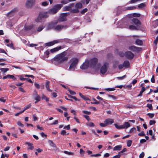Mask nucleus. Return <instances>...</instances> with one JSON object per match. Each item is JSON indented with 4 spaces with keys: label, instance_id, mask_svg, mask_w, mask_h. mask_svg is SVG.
<instances>
[{
    "label": "nucleus",
    "instance_id": "obj_13",
    "mask_svg": "<svg viewBox=\"0 0 158 158\" xmlns=\"http://www.w3.org/2000/svg\"><path fill=\"white\" fill-rule=\"evenodd\" d=\"M35 0H28L26 3V6L28 8L31 7L35 2Z\"/></svg>",
    "mask_w": 158,
    "mask_h": 158
},
{
    "label": "nucleus",
    "instance_id": "obj_1",
    "mask_svg": "<svg viewBox=\"0 0 158 158\" xmlns=\"http://www.w3.org/2000/svg\"><path fill=\"white\" fill-rule=\"evenodd\" d=\"M68 59V57L66 56V54L65 52L56 55L54 58V60L59 63H63L67 61Z\"/></svg>",
    "mask_w": 158,
    "mask_h": 158
},
{
    "label": "nucleus",
    "instance_id": "obj_53",
    "mask_svg": "<svg viewBox=\"0 0 158 158\" xmlns=\"http://www.w3.org/2000/svg\"><path fill=\"white\" fill-rule=\"evenodd\" d=\"M133 15L134 17H138L140 16V15L139 14L134 13Z\"/></svg>",
    "mask_w": 158,
    "mask_h": 158
},
{
    "label": "nucleus",
    "instance_id": "obj_10",
    "mask_svg": "<svg viewBox=\"0 0 158 158\" xmlns=\"http://www.w3.org/2000/svg\"><path fill=\"white\" fill-rule=\"evenodd\" d=\"M129 49L133 52H138L141 51V48H140L136 47L135 46H130Z\"/></svg>",
    "mask_w": 158,
    "mask_h": 158
},
{
    "label": "nucleus",
    "instance_id": "obj_57",
    "mask_svg": "<svg viewBox=\"0 0 158 158\" xmlns=\"http://www.w3.org/2000/svg\"><path fill=\"white\" fill-rule=\"evenodd\" d=\"M70 128L69 125H68L67 126H65L64 127V129L69 130Z\"/></svg>",
    "mask_w": 158,
    "mask_h": 158
},
{
    "label": "nucleus",
    "instance_id": "obj_33",
    "mask_svg": "<svg viewBox=\"0 0 158 158\" xmlns=\"http://www.w3.org/2000/svg\"><path fill=\"white\" fill-rule=\"evenodd\" d=\"M136 129L135 127H133L130 130L129 133H136Z\"/></svg>",
    "mask_w": 158,
    "mask_h": 158
},
{
    "label": "nucleus",
    "instance_id": "obj_28",
    "mask_svg": "<svg viewBox=\"0 0 158 158\" xmlns=\"http://www.w3.org/2000/svg\"><path fill=\"white\" fill-rule=\"evenodd\" d=\"M49 55V51L48 49L47 50L46 52L44 53V57L45 58H48Z\"/></svg>",
    "mask_w": 158,
    "mask_h": 158
},
{
    "label": "nucleus",
    "instance_id": "obj_2",
    "mask_svg": "<svg viewBox=\"0 0 158 158\" xmlns=\"http://www.w3.org/2000/svg\"><path fill=\"white\" fill-rule=\"evenodd\" d=\"M49 13V10L46 12H40L37 18L35 19L36 22H41L43 19L46 18L48 17Z\"/></svg>",
    "mask_w": 158,
    "mask_h": 158
},
{
    "label": "nucleus",
    "instance_id": "obj_45",
    "mask_svg": "<svg viewBox=\"0 0 158 158\" xmlns=\"http://www.w3.org/2000/svg\"><path fill=\"white\" fill-rule=\"evenodd\" d=\"M51 94H52V97L53 98H55L57 96V94L55 92H53V93H52Z\"/></svg>",
    "mask_w": 158,
    "mask_h": 158
},
{
    "label": "nucleus",
    "instance_id": "obj_12",
    "mask_svg": "<svg viewBox=\"0 0 158 158\" xmlns=\"http://www.w3.org/2000/svg\"><path fill=\"white\" fill-rule=\"evenodd\" d=\"M90 67L89 63V61L86 60L83 64L80 67V68L82 69H87L88 67Z\"/></svg>",
    "mask_w": 158,
    "mask_h": 158
},
{
    "label": "nucleus",
    "instance_id": "obj_18",
    "mask_svg": "<svg viewBox=\"0 0 158 158\" xmlns=\"http://www.w3.org/2000/svg\"><path fill=\"white\" fill-rule=\"evenodd\" d=\"M132 22L137 26L140 24V22L137 19L134 18L131 20Z\"/></svg>",
    "mask_w": 158,
    "mask_h": 158
},
{
    "label": "nucleus",
    "instance_id": "obj_49",
    "mask_svg": "<svg viewBox=\"0 0 158 158\" xmlns=\"http://www.w3.org/2000/svg\"><path fill=\"white\" fill-rule=\"evenodd\" d=\"M105 90L107 91H112L114 90L115 89L114 88H108L106 89Z\"/></svg>",
    "mask_w": 158,
    "mask_h": 158
},
{
    "label": "nucleus",
    "instance_id": "obj_48",
    "mask_svg": "<svg viewBox=\"0 0 158 158\" xmlns=\"http://www.w3.org/2000/svg\"><path fill=\"white\" fill-rule=\"evenodd\" d=\"M31 106V104H29V105L26 106L25 107L24 109L23 110L24 111V112L27 109L30 108Z\"/></svg>",
    "mask_w": 158,
    "mask_h": 158
},
{
    "label": "nucleus",
    "instance_id": "obj_26",
    "mask_svg": "<svg viewBox=\"0 0 158 158\" xmlns=\"http://www.w3.org/2000/svg\"><path fill=\"white\" fill-rule=\"evenodd\" d=\"M135 44L137 45H141L143 44V42L140 40L137 39L135 41Z\"/></svg>",
    "mask_w": 158,
    "mask_h": 158
},
{
    "label": "nucleus",
    "instance_id": "obj_50",
    "mask_svg": "<svg viewBox=\"0 0 158 158\" xmlns=\"http://www.w3.org/2000/svg\"><path fill=\"white\" fill-rule=\"evenodd\" d=\"M48 5V3L47 2H44L42 3V5L43 6H46Z\"/></svg>",
    "mask_w": 158,
    "mask_h": 158
},
{
    "label": "nucleus",
    "instance_id": "obj_27",
    "mask_svg": "<svg viewBox=\"0 0 158 158\" xmlns=\"http://www.w3.org/2000/svg\"><path fill=\"white\" fill-rule=\"evenodd\" d=\"M145 88L144 87H143L142 88V89L139 92V95L137 96L138 97L141 96L142 95V94L143 92L144 91H145Z\"/></svg>",
    "mask_w": 158,
    "mask_h": 158
},
{
    "label": "nucleus",
    "instance_id": "obj_44",
    "mask_svg": "<svg viewBox=\"0 0 158 158\" xmlns=\"http://www.w3.org/2000/svg\"><path fill=\"white\" fill-rule=\"evenodd\" d=\"M147 106L148 107L150 110H152L153 108L151 104H148Z\"/></svg>",
    "mask_w": 158,
    "mask_h": 158
},
{
    "label": "nucleus",
    "instance_id": "obj_22",
    "mask_svg": "<svg viewBox=\"0 0 158 158\" xmlns=\"http://www.w3.org/2000/svg\"><path fill=\"white\" fill-rule=\"evenodd\" d=\"M50 146L53 147V148H52L51 149L53 150H56L57 149V148L56 147V145L52 141L50 140Z\"/></svg>",
    "mask_w": 158,
    "mask_h": 158
},
{
    "label": "nucleus",
    "instance_id": "obj_30",
    "mask_svg": "<svg viewBox=\"0 0 158 158\" xmlns=\"http://www.w3.org/2000/svg\"><path fill=\"white\" fill-rule=\"evenodd\" d=\"M64 153L68 155H74V153L71 152H69L66 151L64 152Z\"/></svg>",
    "mask_w": 158,
    "mask_h": 158
},
{
    "label": "nucleus",
    "instance_id": "obj_36",
    "mask_svg": "<svg viewBox=\"0 0 158 158\" xmlns=\"http://www.w3.org/2000/svg\"><path fill=\"white\" fill-rule=\"evenodd\" d=\"M0 70L2 72H3L4 73H6L7 71H8L9 69L8 68H2L0 69Z\"/></svg>",
    "mask_w": 158,
    "mask_h": 158
},
{
    "label": "nucleus",
    "instance_id": "obj_7",
    "mask_svg": "<svg viewBox=\"0 0 158 158\" xmlns=\"http://www.w3.org/2000/svg\"><path fill=\"white\" fill-rule=\"evenodd\" d=\"M69 15V13H65L61 14L59 19L58 20L60 22H63L67 20L66 17Z\"/></svg>",
    "mask_w": 158,
    "mask_h": 158
},
{
    "label": "nucleus",
    "instance_id": "obj_17",
    "mask_svg": "<svg viewBox=\"0 0 158 158\" xmlns=\"http://www.w3.org/2000/svg\"><path fill=\"white\" fill-rule=\"evenodd\" d=\"M64 27L66 28L67 26H64L63 25H58L54 27V29L56 30L60 31Z\"/></svg>",
    "mask_w": 158,
    "mask_h": 158
},
{
    "label": "nucleus",
    "instance_id": "obj_47",
    "mask_svg": "<svg viewBox=\"0 0 158 158\" xmlns=\"http://www.w3.org/2000/svg\"><path fill=\"white\" fill-rule=\"evenodd\" d=\"M20 79L21 81H24L25 80L26 78H24V77L23 75H20Z\"/></svg>",
    "mask_w": 158,
    "mask_h": 158
},
{
    "label": "nucleus",
    "instance_id": "obj_21",
    "mask_svg": "<svg viewBox=\"0 0 158 158\" xmlns=\"http://www.w3.org/2000/svg\"><path fill=\"white\" fill-rule=\"evenodd\" d=\"M122 126L123 129H127L131 126L130 124L128 122H125Z\"/></svg>",
    "mask_w": 158,
    "mask_h": 158
},
{
    "label": "nucleus",
    "instance_id": "obj_14",
    "mask_svg": "<svg viewBox=\"0 0 158 158\" xmlns=\"http://www.w3.org/2000/svg\"><path fill=\"white\" fill-rule=\"evenodd\" d=\"M62 48V47L61 46H59L52 49L50 50V52H51V53H53L58 52Z\"/></svg>",
    "mask_w": 158,
    "mask_h": 158
},
{
    "label": "nucleus",
    "instance_id": "obj_32",
    "mask_svg": "<svg viewBox=\"0 0 158 158\" xmlns=\"http://www.w3.org/2000/svg\"><path fill=\"white\" fill-rule=\"evenodd\" d=\"M49 81H47L45 84V86H46V87L48 91H49Z\"/></svg>",
    "mask_w": 158,
    "mask_h": 158
},
{
    "label": "nucleus",
    "instance_id": "obj_64",
    "mask_svg": "<svg viewBox=\"0 0 158 158\" xmlns=\"http://www.w3.org/2000/svg\"><path fill=\"white\" fill-rule=\"evenodd\" d=\"M88 125L90 127H93L94 126V124L92 122H90V123H89L88 124Z\"/></svg>",
    "mask_w": 158,
    "mask_h": 158
},
{
    "label": "nucleus",
    "instance_id": "obj_61",
    "mask_svg": "<svg viewBox=\"0 0 158 158\" xmlns=\"http://www.w3.org/2000/svg\"><path fill=\"white\" fill-rule=\"evenodd\" d=\"M156 122L154 120H150L149 122V124L150 125H152L155 123Z\"/></svg>",
    "mask_w": 158,
    "mask_h": 158
},
{
    "label": "nucleus",
    "instance_id": "obj_29",
    "mask_svg": "<svg viewBox=\"0 0 158 158\" xmlns=\"http://www.w3.org/2000/svg\"><path fill=\"white\" fill-rule=\"evenodd\" d=\"M79 94L80 96L83 99L85 100H89V99L85 96L83 95L81 93H79Z\"/></svg>",
    "mask_w": 158,
    "mask_h": 158
},
{
    "label": "nucleus",
    "instance_id": "obj_39",
    "mask_svg": "<svg viewBox=\"0 0 158 158\" xmlns=\"http://www.w3.org/2000/svg\"><path fill=\"white\" fill-rule=\"evenodd\" d=\"M68 90L71 94L74 95L76 94V93L75 92L71 90L69 88H68Z\"/></svg>",
    "mask_w": 158,
    "mask_h": 158
},
{
    "label": "nucleus",
    "instance_id": "obj_38",
    "mask_svg": "<svg viewBox=\"0 0 158 158\" xmlns=\"http://www.w3.org/2000/svg\"><path fill=\"white\" fill-rule=\"evenodd\" d=\"M93 100L94 101V102H91V103L93 104H98L100 103L99 102L97 101L94 98L93 99Z\"/></svg>",
    "mask_w": 158,
    "mask_h": 158
},
{
    "label": "nucleus",
    "instance_id": "obj_58",
    "mask_svg": "<svg viewBox=\"0 0 158 158\" xmlns=\"http://www.w3.org/2000/svg\"><path fill=\"white\" fill-rule=\"evenodd\" d=\"M154 77H155L153 75H152V77L151 79V81L152 83H155V82Z\"/></svg>",
    "mask_w": 158,
    "mask_h": 158
},
{
    "label": "nucleus",
    "instance_id": "obj_8",
    "mask_svg": "<svg viewBox=\"0 0 158 158\" xmlns=\"http://www.w3.org/2000/svg\"><path fill=\"white\" fill-rule=\"evenodd\" d=\"M74 4L72 3L69 4L68 6H66L63 8L64 11H70L71 13V10H72V7L74 6Z\"/></svg>",
    "mask_w": 158,
    "mask_h": 158
},
{
    "label": "nucleus",
    "instance_id": "obj_31",
    "mask_svg": "<svg viewBox=\"0 0 158 158\" xmlns=\"http://www.w3.org/2000/svg\"><path fill=\"white\" fill-rule=\"evenodd\" d=\"M114 125L115 126V127L117 129H123L122 125L118 126L117 124H114Z\"/></svg>",
    "mask_w": 158,
    "mask_h": 158
},
{
    "label": "nucleus",
    "instance_id": "obj_5",
    "mask_svg": "<svg viewBox=\"0 0 158 158\" xmlns=\"http://www.w3.org/2000/svg\"><path fill=\"white\" fill-rule=\"evenodd\" d=\"M83 6L81 2H77L75 5V8L71 10V13H78L79 12V9L82 8Z\"/></svg>",
    "mask_w": 158,
    "mask_h": 158
},
{
    "label": "nucleus",
    "instance_id": "obj_15",
    "mask_svg": "<svg viewBox=\"0 0 158 158\" xmlns=\"http://www.w3.org/2000/svg\"><path fill=\"white\" fill-rule=\"evenodd\" d=\"M104 123L107 125L112 124L114 122V120L111 118H107L106 119L104 122Z\"/></svg>",
    "mask_w": 158,
    "mask_h": 158
},
{
    "label": "nucleus",
    "instance_id": "obj_3",
    "mask_svg": "<svg viewBox=\"0 0 158 158\" xmlns=\"http://www.w3.org/2000/svg\"><path fill=\"white\" fill-rule=\"evenodd\" d=\"M78 62V60L76 58L72 59L70 60V64L69 70L70 71L74 70Z\"/></svg>",
    "mask_w": 158,
    "mask_h": 158
},
{
    "label": "nucleus",
    "instance_id": "obj_60",
    "mask_svg": "<svg viewBox=\"0 0 158 158\" xmlns=\"http://www.w3.org/2000/svg\"><path fill=\"white\" fill-rule=\"evenodd\" d=\"M0 52L7 54V53L5 52V51L2 48H0Z\"/></svg>",
    "mask_w": 158,
    "mask_h": 158
},
{
    "label": "nucleus",
    "instance_id": "obj_55",
    "mask_svg": "<svg viewBox=\"0 0 158 158\" xmlns=\"http://www.w3.org/2000/svg\"><path fill=\"white\" fill-rule=\"evenodd\" d=\"M147 115L150 118H152L154 116V114L152 113H148Z\"/></svg>",
    "mask_w": 158,
    "mask_h": 158
},
{
    "label": "nucleus",
    "instance_id": "obj_43",
    "mask_svg": "<svg viewBox=\"0 0 158 158\" xmlns=\"http://www.w3.org/2000/svg\"><path fill=\"white\" fill-rule=\"evenodd\" d=\"M145 6V4L143 3H141L138 6V8H142Z\"/></svg>",
    "mask_w": 158,
    "mask_h": 158
},
{
    "label": "nucleus",
    "instance_id": "obj_41",
    "mask_svg": "<svg viewBox=\"0 0 158 158\" xmlns=\"http://www.w3.org/2000/svg\"><path fill=\"white\" fill-rule=\"evenodd\" d=\"M68 97L69 98H72L74 99L75 100H76V101H77V100L80 101V100H78L76 97H74V96H72L68 94Z\"/></svg>",
    "mask_w": 158,
    "mask_h": 158
},
{
    "label": "nucleus",
    "instance_id": "obj_63",
    "mask_svg": "<svg viewBox=\"0 0 158 158\" xmlns=\"http://www.w3.org/2000/svg\"><path fill=\"white\" fill-rule=\"evenodd\" d=\"M87 11V8H85L83 10L81 11V13L82 14H84Z\"/></svg>",
    "mask_w": 158,
    "mask_h": 158
},
{
    "label": "nucleus",
    "instance_id": "obj_25",
    "mask_svg": "<svg viewBox=\"0 0 158 158\" xmlns=\"http://www.w3.org/2000/svg\"><path fill=\"white\" fill-rule=\"evenodd\" d=\"M123 64L124 67L126 68H128L130 65L129 62L127 60L124 61Z\"/></svg>",
    "mask_w": 158,
    "mask_h": 158
},
{
    "label": "nucleus",
    "instance_id": "obj_46",
    "mask_svg": "<svg viewBox=\"0 0 158 158\" xmlns=\"http://www.w3.org/2000/svg\"><path fill=\"white\" fill-rule=\"evenodd\" d=\"M19 91L23 93L25 92V91L24 90L23 88L21 87L19 88Z\"/></svg>",
    "mask_w": 158,
    "mask_h": 158
},
{
    "label": "nucleus",
    "instance_id": "obj_37",
    "mask_svg": "<svg viewBox=\"0 0 158 158\" xmlns=\"http://www.w3.org/2000/svg\"><path fill=\"white\" fill-rule=\"evenodd\" d=\"M132 141L131 140H128L127 142V146L130 147L131 145Z\"/></svg>",
    "mask_w": 158,
    "mask_h": 158
},
{
    "label": "nucleus",
    "instance_id": "obj_11",
    "mask_svg": "<svg viewBox=\"0 0 158 158\" xmlns=\"http://www.w3.org/2000/svg\"><path fill=\"white\" fill-rule=\"evenodd\" d=\"M126 57L130 60L132 59L134 57V54L130 51H127L125 52Z\"/></svg>",
    "mask_w": 158,
    "mask_h": 158
},
{
    "label": "nucleus",
    "instance_id": "obj_62",
    "mask_svg": "<svg viewBox=\"0 0 158 158\" xmlns=\"http://www.w3.org/2000/svg\"><path fill=\"white\" fill-rule=\"evenodd\" d=\"M138 135L139 136H144L145 135L144 133V132L143 131H142L140 133H139L138 134Z\"/></svg>",
    "mask_w": 158,
    "mask_h": 158
},
{
    "label": "nucleus",
    "instance_id": "obj_40",
    "mask_svg": "<svg viewBox=\"0 0 158 158\" xmlns=\"http://www.w3.org/2000/svg\"><path fill=\"white\" fill-rule=\"evenodd\" d=\"M35 100L37 101V102H39L40 101L41 98L40 96L38 95L37 94L36 97L35 98Z\"/></svg>",
    "mask_w": 158,
    "mask_h": 158
},
{
    "label": "nucleus",
    "instance_id": "obj_16",
    "mask_svg": "<svg viewBox=\"0 0 158 158\" xmlns=\"http://www.w3.org/2000/svg\"><path fill=\"white\" fill-rule=\"evenodd\" d=\"M7 78L12 79L14 80L16 79V78L13 75L8 74L3 77L2 79L3 80Z\"/></svg>",
    "mask_w": 158,
    "mask_h": 158
},
{
    "label": "nucleus",
    "instance_id": "obj_6",
    "mask_svg": "<svg viewBox=\"0 0 158 158\" xmlns=\"http://www.w3.org/2000/svg\"><path fill=\"white\" fill-rule=\"evenodd\" d=\"M98 61V59L96 58H94L91 59L89 61L90 67H93L94 69H96V66L97 64Z\"/></svg>",
    "mask_w": 158,
    "mask_h": 158
},
{
    "label": "nucleus",
    "instance_id": "obj_54",
    "mask_svg": "<svg viewBox=\"0 0 158 158\" xmlns=\"http://www.w3.org/2000/svg\"><path fill=\"white\" fill-rule=\"evenodd\" d=\"M35 86L38 89L40 88V85L39 84L35 82L34 84Z\"/></svg>",
    "mask_w": 158,
    "mask_h": 158
},
{
    "label": "nucleus",
    "instance_id": "obj_20",
    "mask_svg": "<svg viewBox=\"0 0 158 158\" xmlns=\"http://www.w3.org/2000/svg\"><path fill=\"white\" fill-rule=\"evenodd\" d=\"M34 26L33 24H31L27 26H25V30L27 31L30 30L34 27Z\"/></svg>",
    "mask_w": 158,
    "mask_h": 158
},
{
    "label": "nucleus",
    "instance_id": "obj_34",
    "mask_svg": "<svg viewBox=\"0 0 158 158\" xmlns=\"http://www.w3.org/2000/svg\"><path fill=\"white\" fill-rule=\"evenodd\" d=\"M129 28L131 30H136L137 29L136 27L135 26L132 25L129 26Z\"/></svg>",
    "mask_w": 158,
    "mask_h": 158
},
{
    "label": "nucleus",
    "instance_id": "obj_52",
    "mask_svg": "<svg viewBox=\"0 0 158 158\" xmlns=\"http://www.w3.org/2000/svg\"><path fill=\"white\" fill-rule=\"evenodd\" d=\"M121 155V154H120L119 152L118 153V154L117 155H116L113 157V158H119L120 157Z\"/></svg>",
    "mask_w": 158,
    "mask_h": 158
},
{
    "label": "nucleus",
    "instance_id": "obj_4",
    "mask_svg": "<svg viewBox=\"0 0 158 158\" xmlns=\"http://www.w3.org/2000/svg\"><path fill=\"white\" fill-rule=\"evenodd\" d=\"M61 4H57L54 6L53 8L50 9V14H55L59 10L62 6Z\"/></svg>",
    "mask_w": 158,
    "mask_h": 158
},
{
    "label": "nucleus",
    "instance_id": "obj_42",
    "mask_svg": "<svg viewBox=\"0 0 158 158\" xmlns=\"http://www.w3.org/2000/svg\"><path fill=\"white\" fill-rule=\"evenodd\" d=\"M66 132L65 130H62L61 132V134L63 135H64L69 134V133H68L67 134H66Z\"/></svg>",
    "mask_w": 158,
    "mask_h": 158
},
{
    "label": "nucleus",
    "instance_id": "obj_56",
    "mask_svg": "<svg viewBox=\"0 0 158 158\" xmlns=\"http://www.w3.org/2000/svg\"><path fill=\"white\" fill-rule=\"evenodd\" d=\"M144 156V153L143 152H142L139 155V158H143Z\"/></svg>",
    "mask_w": 158,
    "mask_h": 158
},
{
    "label": "nucleus",
    "instance_id": "obj_35",
    "mask_svg": "<svg viewBox=\"0 0 158 158\" xmlns=\"http://www.w3.org/2000/svg\"><path fill=\"white\" fill-rule=\"evenodd\" d=\"M60 2L64 4H65L69 3V1L68 0H62L60 1Z\"/></svg>",
    "mask_w": 158,
    "mask_h": 158
},
{
    "label": "nucleus",
    "instance_id": "obj_19",
    "mask_svg": "<svg viewBox=\"0 0 158 158\" xmlns=\"http://www.w3.org/2000/svg\"><path fill=\"white\" fill-rule=\"evenodd\" d=\"M25 144H27L29 147L28 148V149L32 150L34 149V147L32 143L27 142L25 143Z\"/></svg>",
    "mask_w": 158,
    "mask_h": 158
},
{
    "label": "nucleus",
    "instance_id": "obj_51",
    "mask_svg": "<svg viewBox=\"0 0 158 158\" xmlns=\"http://www.w3.org/2000/svg\"><path fill=\"white\" fill-rule=\"evenodd\" d=\"M82 112L84 113L85 114L89 115L90 114H91V112L90 111H87L85 110H83L82 111Z\"/></svg>",
    "mask_w": 158,
    "mask_h": 158
},
{
    "label": "nucleus",
    "instance_id": "obj_59",
    "mask_svg": "<svg viewBox=\"0 0 158 158\" xmlns=\"http://www.w3.org/2000/svg\"><path fill=\"white\" fill-rule=\"evenodd\" d=\"M136 8V7L135 6H131L129 7H128L127 8V9L128 10H133Z\"/></svg>",
    "mask_w": 158,
    "mask_h": 158
},
{
    "label": "nucleus",
    "instance_id": "obj_24",
    "mask_svg": "<svg viewBox=\"0 0 158 158\" xmlns=\"http://www.w3.org/2000/svg\"><path fill=\"white\" fill-rule=\"evenodd\" d=\"M122 148V146L121 145H118L115 146L113 149V151H120L121 150Z\"/></svg>",
    "mask_w": 158,
    "mask_h": 158
},
{
    "label": "nucleus",
    "instance_id": "obj_9",
    "mask_svg": "<svg viewBox=\"0 0 158 158\" xmlns=\"http://www.w3.org/2000/svg\"><path fill=\"white\" fill-rule=\"evenodd\" d=\"M108 65L107 63H105L104 65L101 67L100 69V73L103 74L107 71V66Z\"/></svg>",
    "mask_w": 158,
    "mask_h": 158
},
{
    "label": "nucleus",
    "instance_id": "obj_23",
    "mask_svg": "<svg viewBox=\"0 0 158 158\" xmlns=\"http://www.w3.org/2000/svg\"><path fill=\"white\" fill-rule=\"evenodd\" d=\"M60 42H61V41L60 40H53V41L50 42V46Z\"/></svg>",
    "mask_w": 158,
    "mask_h": 158
}]
</instances>
